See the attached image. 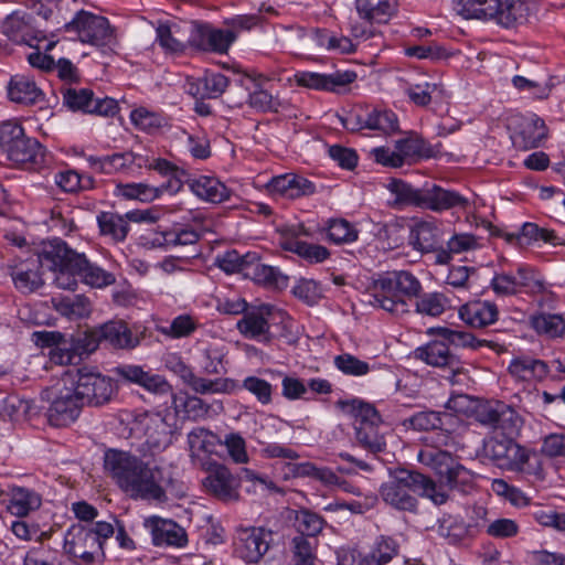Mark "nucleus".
<instances>
[{
    "label": "nucleus",
    "mask_w": 565,
    "mask_h": 565,
    "mask_svg": "<svg viewBox=\"0 0 565 565\" xmlns=\"http://www.w3.org/2000/svg\"><path fill=\"white\" fill-rule=\"evenodd\" d=\"M104 468L114 482L132 499L162 502L167 499L162 487V470L150 466L129 451L108 449Z\"/></svg>",
    "instance_id": "obj_1"
},
{
    "label": "nucleus",
    "mask_w": 565,
    "mask_h": 565,
    "mask_svg": "<svg viewBox=\"0 0 565 565\" xmlns=\"http://www.w3.org/2000/svg\"><path fill=\"white\" fill-rule=\"evenodd\" d=\"M451 449H455V439L441 434L438 446H425L418 451L417 459L434 470L448 490L466 493L472 488L473 473L451 455Z\"/></svg>",
    "instance_id": "obj_2"
},
{
    "label": "nucleus",
    "mask_w": 565,
    "mask_h": 565,
    "mask_svg": "<svg viewBox=\"0 0 565 565\" xmlns=\"http://www.w3.org/2000/svg\"><path fill=\"white\" fill-rule=\"evenodd\" d=\"M422 291L420 281L407 270L387 271L374 282L373 305L402 317L411 313L409 301Z\"/></svg>",
    "instance_id": "obj_3"
},
{
    "label": "nucleus",
    "mask_w": 565,
    "mask_h": 565,
    "mask_svg": "<svg viewBox=\"0 0 565 565\" xmlns=\"http://www.w3.org/2000/svg\"><path fill=\"white\" fill-rule=\"evenodd\" d=\"M483 455L498 467L540 477L543 471L540 455L512 439V435L490 437L483 441Z\"/></svg>",
    "instance_id": "obj_4"
},
{
    "label": "nucleus",
    "mask_w": 565,
    "mask_h": 565,
    "mask_svg": "<svg viewBox=\"0 0 565 565\" xmlns=\"http://www.w3.org/2000/svg\"><path fill=\"white\" fill-rule=\"evenodd\" d=\"M57 252H47V245L39 254L25 259L14 257L3 265V270L12 278L17 289L22 292H32L43 284V270L53 266L52 257H58Z\"/></svg>",
    "instance_id": "obj_5"
},
{
    "label": "nucleus",
    "mask_w": 565,
    "mask_h": 565,
    "mask_svg": "<svg viewBox=\"0 0 565 565\" xmlns=\"http://www.w3.org/2000/svg\"><path fill=\"white\" fill-rule=\"evenodd\" d=\"M130 433L145 439L141 449L145 455L161 452L172 444V425L168 423V417L161 413L145 412L138 414L131 423Z\"/></svg>",
    "instance_id": "obj_6"
},
{
    "label": "nucleus",
    "mask_w": 565,
    "mask_h": 565,
    "mask_svg": "<svg viewBox=\"0 0 565 565\" xmlns=\"http://www.w3.org/2000/svg\"><path fill=\"white\" fill-rule=\"evenodd\" d=\"M64 375L66 376V383L75 388L84 406H102L108 403L114 394L111 379L92 369L70 370Z\"/></svg>",
    "instance_id": "obj_7"
},
{
    "label": "nucleus",
    "mask_w": 565,
    "mask_h": 565,
    "mask_svg": "<svg viewBox=\"0 0 565 565\" xmlns=\"http://www.w3.org/2000/svg\"><path fill=\"white\" fill-rule=\"evenodd\" d=\"M49 394L51 398V405L47 409L49 423L54 427H65L74 423L84 404L75 388L66 383L64 374Z\"/></svg>",
    "instance_id": "obj_8"
},
{
    "label": "nucleus",
    "mask_w": 565,
    "mask_h": 565,
    "mask_svg": "<svg viewBox=\"0 0 565 565\" xmlns=\"http://www.w3.org/2000/svg\"><path fill=\"white\" fill-rule=\"evenodd\" d=\"M67 32H75L83 43L95 46H110L116 42L115 30L102 15L79 11L71 22L65 24Z\"/></svg>",
    "instance_id": "obj_9"
},
{
    "label": "nucleus",
    "mask_w": 565,
    "mask_h": 565,
    "mask_svg": "<svg viewBox=\"0 0 565 565\" xmlns=\"http://www.w3.org/2000/svg\"><path fill=\"white\" fill-rule=\"evenodd\" d=\"M414 471L397 470L391 479L384 482L380 488V494L383 501L398 511L416 512L418 501L415 495Z\"/></svg>",
    "instance_id": "obj_10"
},
{
    "label": "nucleus",
    "mask_w": 565,
    "mask_h": 565,
    "mask_svg": "<svg viewBox=\"0 0 565 565\" xmlns=\"http://www.w3.org/2000/svg\"><path fill=\"white\" fill-rule=\"evenodd\" d=\"M274 532L263 526L242 527L236 532L234 552L247 564H257L269 551Z\"/></svg>",
    "instance_id": "obj_11"
},
{
    "label": "nucleus",
    "mask_w": 565,
    "mask_h": 565,
    "mask_svg": "<svg viewBox=\"0 0 565 565\" xmlns=\"http://www.w3.org/2000/svg\"><path fill=\"white\" fill-rule=\"evenodd\" d=\"M63 104L72 111L113 117L118 111V103L110 97H96L89 88L66 87L62 90Z\"/></svg>",
    "instance_id": "obj_12"
},
{
    "label": "nucleus",
    "mask_w": 565,
    "mask_h": 565,
    "mask_svg": "<svg viewBox=\"0 0 565 565\" xmlns=\"http://www.w3.org/2000/svg\"><path fill=\"white\" fill-rule=\"evenodd\" d=\"M473 417L480 425L491 430H500L502 435H514L521 423L516 412L501 402L479 404L473 412Z\"/></svg>",
    "instance_id": "obj_13"
},
{
    "label": "nucleus",
    "mask_w": 565,
    "mask_h": 565,
    "mask_svg": "<svg viewBox=\"0 0 565 565\" xmlns=\"http://www.w3.org/2000/svg\"><path fill=\"white\" fill-rule=\"evenodd\" d=\"M47 252H58V257H52L53 266H46V269L54 273V282L61 289L75 290L79 278V270L75 266V256L78 253L68 248L61 239H55L47 244Z\"/></svg>",
    "instance_id": "obj_14"
},
{
    "label": "nucleus",
    "mask_w": 565,
    "mask_h": 565,
    "mask_svg": "<svg viewBox=\"0 0 565 565\" xmlns=\"http://www.w3.org/2000/svg\"><path fill=\"white\" fill-rule=\"evenodd\" d=\"M202 484L207 493L223 502L239 499V480L222 463L212 462L206 467Z\"/></svg>",
    "instance_id": "obj_15"
},
{
    "label": "nucleus",
    "mask_w": 565,
    "mask_h": 565,
    "mask_svg": "<svg viewBox=\"0 0 565 565\" xmlns=\"http://www.w3.org/2000/svg\"><path fill=\"white\" fill-rule=\"evenodd\" d=\"M235 40L236 34L232 30L215 29L210 24L195 22L191 25L188 43L200 51L223 54Z\"/></svg>",
    "instance_id": "obj_16"
},
{
    "label": "nucleus",
    "mask_w": 565,
    "mask_h": 565,
    "mask_svg": "<svg viewBox=\"0 0 565 565\" xmlns=\"http://www.w3.org/2000/svg\"><path fill=\"white\" fill-rule=\"evenodd\" d=\"M510 126L511 139L518 149L537 148L547 136L544 120L536 115L516 116L511 120Z\"/></svg>",
    "instance_id": "obj_17"
},
{
    "label": "nucleus",
    "mask_w": 565,
    "mask_h": 565,
    "mask_svg": "<svg viewBox=\"0 0 565 565\" xmlns=\"http://www.w3.org/2000/svg\"><path fill=\"white\" fill-rule=\"evenodd\" d=\"M399 543L392 536H379L367 554L345 553L340 565H386L399 553Z\"/></svg>",
    "instance_id": "obj_18"
},
{
    "label": "nucleus",
    "mask_w": 565,
    "mask_h": 565,
    "mask_svg": "<svg viewBox=\"0 0 565 565\" xmlns=\"http://www.w3.org/2000/svg\"><path fill=\"white\" fill-rule=\"evenodd\" d=\"M156 217L150 211L134 210L124 215L113 212H102L97 215V223L103 235L110 236L116 242H122L129 232V222H154Z\"/></svg>",
    "instance_id": "obj_19"
},
{
    "label": "nucleus",
    "mask_w": 565,
    "mask_h": 565,
    "mask_svg": "<svg viewBox=\"0 0 565 565\" xmlns=\"http://www.w3.org/2000/svg\"><path fill=\"white\" fill-rule=\"evenodd\" d=\"M172 363V371L196 394H227L235 388V382L231 379H205L196 375L193 370L180 359H174Z\"/></svg>",
    "instance_id": "obj_20"
},
{
    "label": "nucleus",
    "mask_w": 565,
    "mask_h": 565,
    "mask_svg": "<svg viewBox=\"0 0 565 565\" xmlns=\"http://www.w3.org/2000/svg\"><path fill=\"white\" fill-rule=\"evenodd\" d=\"M469 200L459 192L445 189L436 183L423 185V198L420 209L441 213L449 210L467 211Z\"/></svg>",
    "instance_id": "obj_21"
},
{
    "label": "nucleus",
    "mask_w": 565,
    "mask_h": 565,
    "mask_svg": "<svg viewBox=\"0 0 565 565\" xmlns=\"http://www.w3.org/2000/svg\"><path fill=\"white\" fill-rule=\"evenodd\" d=\"M65 550L74 557L90 564L96 557L104 555L102 544L86 525L73 526L65 537Z\"/></svg>",
    "instance_id": "obj_22"
},
{
    "label": "nucleus",
    "mask_w": 565,
    "mask_h": 565,
    "mask_svg": "<svg viewBox=\"0 0 565 565\" xmlns=\"http://www.w3.org/2000/svg\"><path fill=\"white\" fill-rule=\"evenodd\" d=\"M143 525L150 531L156 546L182 547L188 542L185 530L172 520L153 515L147 518Z\"/></svg>",
    "instance_id": "obj_23"
},
{
    "label": "nucleus",
    "mask_w": 565,
    "mask_h": 565,
    "mask_svg": "<svg viewBox=\"0 0 565 565\" xmlns=\"http://www.w3.org/2000/svg\"><path fill=\"white\" fill-rule=\"evenodd\" d=\"M414 356L428 365L449 369L452 373L461 370L459 358L450 351L447 341L444 339L434 340L417 348L414 351Z\"/></svg>",
    "instance_id": "obj_24"
},
{
    "label": "nucleus",
    "mask_w": 565,
    "mask_h": 565,
    "mask_svg": "<svg viewBox=\"0 0 565 565\" xmlns=\"http://www.w3.org/2000/svg\"><path fill=\"white\" fill-rule=\"evenodd\" d=\"M36 344L43 348H50L49 356L52 363L58 365L75 364L79 358L71 342L60 332H35L33 334Z\"/></svg>",
    "instance_id": "obj_25"
},
{
    "label": "nucleus",
    "mask_w": 565,
    "mask_h": 565,
    "mask_svg": "<svg viewBox=\"0 0 565 565\" xmlns=\"http://www.w3.org/2000/svg\"><path fill=\"white\" fill-rule=\"evenodd\" d=\"M267 190L271 195L286 199H298L309 196L316 193L317 188L310 180L295 174L285 173L270 179L267 183Z\"/></svg>",
    "instance_id": "obj_26"
},
{
    "label": "nucleus",
    "mask_w": 565,
    "mask_h": 565,
    "mask_svg": "<svg viewBox=\"0 0 565 565\" xmlns=\"http://www.w3.org/2000/svg\"><path fill=\"white\" fill-rule=\"evenodd\" d=\"M275 307L263 303L244 313L243 318L237 321V330L248 339H265L268 341L269 322Z\"/></svg>",
    "instance_id": "obj_27"
},
{
    "label": "nucleus",
    "mask_w": 565,
    "mask_h": 565,
    "mask_svg": "<svg viewBox=\"0 0 565 565\" xmlns=\"http://www.w3.org/2000/svg\"><path fill=\"white\" fill-rule=\"evenodd\" d=\"M299 230H287L282 233L279 245L282 249L297 254L310 264L324 262L329 256V250L317 244H310L298 238Z\"/></svg>",
    "instance_id": "obj_28"
},
{
    "label": "nucleus",
    "mask_w": 565,
    "mask_h": 565,
    "mask_svg": "<svg viewBox=\"0 0 565 565\" xmlns=\"http://www.w3.org/2000/svg\"><path fill=\"white\" fill-rule=\"evenodd\" d=\"M508 371L516 381L535 382L544 380L550 373V367L543 360L518 355L511 360Z\"/></svg>",
    "instance_id": "obj_29"
},
{
    "label": "nucleus",
    "mask_w": 565,
    "mask_h": 565,
    "mask_svg": "<svg viewBox=\"0 0 565 565\" xmlns=\"http://www.w3.org/2000/svg\"><path fill=\"white\" fill-rule=\"evenodd\" d=\"M441 241L443 230L435 221H420L411 228L409 244L422 253L435 250Z\"/></svg>",
    "instance_id": "obj_30"
},
{
    "label": "nucleus",
    "mask_w": 565,
    "mask_h": 565,
    "mask_svg": "<svg viewBox=\"0 0 565 565\" xmlns=\"http://www.w3.org/2000/svg\"><path fill=\"white\" fill-rule=\"evenodd\" d=\"M9 99L17 104L33 105L43 100V92L26 74H15L8 84Z\"/></svg>",
    "instance_id": "obj_31"
},
{
    "label": "nucleus",
    "mask_w": 565,
    "mask_h": 565,
    "mask_svg": "<svg viewBox=\"0 0 565 565\" xmlns=\"http://www.w3.org/2000/svg\"><path fill=\"white\" fill-rule=\"evenodd\" d=\"M498 7L493 22L504 28L526 22L532 12L530 0H499Z\"/></svg>",
    "instance_id": "obj_32"
},
{
    "label": "nucleus",
    "mask_w": 565,
    "mask_h": 565,
    "mask_svg": "<svg viewBox=\"0 0 565 565\" xmlns=\"http://www.w3.org/2000/svg\"><path fill=\"white\" fill-rule=\"evenodd\" d=\"M98 334L102 337V342L109 344L115 349H134L140 340L129 329L126 322L108 321L98 327Z\"/></svg>",
    "instance_id": "obj_33"
},
{
    "label": "nucleus",
    "mask_w": 565,
    "mask_h": 565,
    "mask_svg": "<svg viewBox=\"0 0 565 565\" xmlns=\"http://www.w3.org/2000/svg\"><path fill=\"white\" fill-rule=\"evenodd\" d=\"M497 305L490 301H472L459 309L460 319L473 328H482L498 320Z\"/></svg>",
    "instance_id": "obj_34"
},
{
    "label": "nucleus",
    "mask_w": 565,
    "mask_h": 565,
    "mask_svg": "<svg viewBox=\"0 0 565 565\" xmlns=\"http://www.w3.org/2000/svg\"><path fill=\"white\" fill-rule=\"evenodd\" d=\"M268 81H281L277 72H270L268 75L258 74L254 78L255 88L248 95V105L259 111H278L281 103L277 96L263 88V84Z\"/></svg>",
    "instance_id": "obj_35"
},
{
    "label": "nucleus",
    "mask_w": 565,
    "mask_h": 565,
    "mask_svg": "<svg viewBox=\"0 0 565 565\" xmlns=\"http://www.w3.org/2000/svg\"><path fill=\"white\" fill-rule=\"evenodd\" d=\"M246 278L274 289H285L288 286V276L277 267L262 264L256 253L255 259L246 268Z\"/></svg>",
    "instance_id": "obj_36"
},
{
    "label": "nucleus",
    "mask_w": 565,
    "mask_h": 565,
    "mask_svg": "<svg viewBox=\"0 0 565 565\" xmlns=\"http://www.w3.org/2000/svg\"><path fill=\"white\" fill-rule=\"evenodd\" d=\"M499 0H454V10L463 19L493 21Z\"/></svg>",
    "instance_id": "obj_37"
},
{
    "label": "nucleus",
    "mask_w": 565,
    "mask_h": 565,
    "mask_svg": "<svg viewBox=\"0 0 565 565\" xmlns=\"http://www.w3.org/2000/svg\"><path fill=\"white\" fill-rule=\"evenodd\" d=\"M181 180H170L160 186H151L146 183H131L122 188V194L128 199H135L142 202H150L159 198L163 192H177L181 189Z\"/></svg>",
    "instance_id": "obj_38"
},
{
    "label": "nucleus",
    "mask_w": 565,
    "mask_h": 565,
    "mask_svg": "<svg viewBox=\"0 0 565 565\" xmlns=\"http://www.w3.org/2000/svg\"><path fill=\"white\" fill-rule=\"evenodd\" d=\"M73 259L79 270V278L84 284L95 288H103L115 282V276L111 273L88 262L84 254H78Z\"/></svg>",
    "instance_id": "obj_39"
},
{
    "label": "nucleus",
    "mask_w": 565,
    "mask_h": 565,
    "mask_svg": "<svg viewBox=\"0 0 565 565\" xmlns=\"http://www.w3.org/2000/svg\"><path fill=\"white\" fill-rule=\"evenodd\" d=\"M42 503L41 495L28 488L14 487L10 492L8 511L17 516H25L31 511L40 508Z\"/></svg>",
    "instance_id": "obj_40"
},
{
    "label": "nucleus",
    "mask_w": 565,
    "mask_h": 565,
    "mask_svg": "<svg viewBox=\"0 0 565 565\" xmlns=\"http://www.w3.org/2000/svg\"><path fill=\"white\" fill-rule=\"evenodd\" d=\"M360 20L385 23L395 10L394 0H355Z\"/></svg>",
    "instance_id": "obj_41"
},
{
    "label": "nucleus",
    "mask_w": 565,
    "mask_h": 565,
    "mask_svg": "<svg viewBox=\"0 0 565 565\" xmlns=\"http://www.w3.org/2000/svg\"><path fill=\"white\" fill-rule=\"evenodd\" d=\"M2 33L14 43H28L31 33V17L25 12L14 11L1 24Z\"/></svg>",
    "instance_id": "obj_42"
},
{
    "label": "nucleus",
    "mask_w": 565,
    "mask_h": 565,
    "mask_svg": "<svg viewBox=\"0 0 565 565\" xmlns=\"http://www.w3.org/2000/svg\"><path fill=\"white\" fill-rule=\"evenodd\" d=\"M6 154L14 163H39L43 158V149L36 139L24 135Z\"/></svg>",
    "instance_id": "obj_43"
},
{
    "label": "nucleus",
    "mask_w": 565,
    "mask_h": 565,
    "mask_svg": "<svg viewBox=\"0 0 565 565\" xmlns=\"http://www.w3.org/2000/svg\"><path fill=\"white\" fill-rule=\"evenodd\" d=\"M359 128L377 130L383 135H392L398 131V118L392 110L374 108L360 119Z\"/></svg>",
    "instance_id": "obj_44"
},
{
    "label": "nucleus",
    "mask_w": 565,
    "mask_h": 565,
    "mask_svg": "<svg viewBox=\"0 0 565 565\" xmlns=\"http://www.w3.org/2000/svg\"><path fill=\"white\" fill-rule=\"evenodd\" d=\"M429 334H438L449 344L461 348L479 350L483 347L494 348L495 343L486 339H477L472 333L466 331L454 330L449 328H430Z\"/></svg>",
    "instance_id": "obj_45"
},
{
    "label": "nucleus",
    "mask_w": 565,
    "mask_h": 565,
    "mask_svg": "<svg viewBox=\"0 0 565 565\" xmlns=\"http://www.w3.org/2000/svg\"><path fill=\"white\" fill-rule=\"evenodd\" d=\"M195 195L212 203H221L230 198V190L220 180L201 175L191 184Z\"/></svg>",
    "instance_id": "obj_46"
},
{
    "label": "nucleus",
    "mask_w": 565,
    "mask_h": 565,
    "mask_svg": "<svg viewBox=\"0 0 565 565\" xmlns=\"http://www.w3.org/2000/svg\"><path fill=\"white\" fill-rule=\"evenodd\" d=\"M437 532L440 537L454 545L476 537L466 521L455 516L443 518L438 522Z\"/></svg>",
    "instance_id": "obj_47"
},
{
    "label": "nucleus",
    "mask_w": 565,
    "mask_h": 565,
    "mask_svg": "<svg viewBox=\"0 0 565 565\" xmlns=\"http://www.w3.org/2000/svg\"><path fill=\"white\" fill-rule=\"evenodd\" d=\"M415 493L430 500L436 505L445 504L449 500L448 487L441 481L438 484L430 477L414 471Z\"/></svg>",
    "instance_id": "obj_48"
},
{
    "label": "nucleus",
    "mask_w": 565,
    "mask_h": 565,
    "mask_svg": "<svg viewBox=\"0 0 565 565\" xmlns=\"http://www.w3.org/2000/svg\"><path fill=\"white\" fill-rule=\"evenodd\" d=\"M395 149L404 162L411 158H431L435 153L433 147L414 132H407L404 138L396 140Z\"/></svg>",
    "instance_id": "obj_49"
},
{
    "label": "nucleus",
    "mask_w": 565,
    "mask_h": 565,
    "mask_svg": "<svg viewBox=\"0 0 565 565\" xmlns=\"http://www.w3.org/2000/svg\"><path fill=\"white\" fill-rule=\"evenodd\" d=\"M52 303L57 312L71 320L87 317L92 310L89 300L81 295L54 297Z\"/></svg>",
    "instance_id": "obj_50"
},
{
    "label": "nucleus",
    "mask_w": 565,
    "mask_h": 565,
    "mask_svg": "<svg viewBox=\"0 0 565 565\" xmlns=\"http://www.w3.org/2000/svg\"><path fill=\"white\" fill-rule=\"evenodd\" d=\"M339 406L347 413L354 416L355 425H380L382 423L381 415L375 407L369 403L359 399L340 401Z\"/></svg>",
    "instance_id": "obj_51"
},
{
    "label": "nucleus",
    "mask_w": 565,
    "mask_h": 565,
    "mask_svg": "<svg viewBox=\"0 0 565 565\" xmlns=\"http://www.w3.org/2000/svg\"><path fill=\"white\" fill-rule=\"evenodd\" d=\"M317 544V539L296 535L290 542V564L313 565Z\"/></svg>",
    "instance_id": "obj_52"
},
{
    "label": "nucleus",
    "mask_w": 565,
    "mask_h": 565,
    "mask_svg": "<svg viewBox=\"0 0 565 565\" xmlns=\"http://www.w3.org/2000/svg\"><path fill=\"white\" fill-rule=\"evenodd\" d=\"M414 312L420 316L439 317L448 307V298L441 292H426L414 298Z\"/></svg>",
    "instance_id": "obj_53"
},
{
    "label": "nucleus",
    "mask_w": 565,
    "mask_h": 565,
    "mask_svg": "<svg viewBox=\"0 0 565 565\" xmlns=\"http://www.w3.org/2000/svg\"><path fill=\"white\" fill-rule=\"evenodd\" d=\"M531 327L547 338H561L565 334V320L561 315L540 313L531 317Z\"/></svg>",
    "instance_id": "obj_54"
},
{
    "label": "nucleus",
    "mask_w": 565,
    "mask_h": 565,
    "mask_svg": "<svg viewBox=\"0 0 565 565\" xmlns=\"http://www.w3.org/2000/svg\"><path fill=\"white\" fill-rule=\"evenodd\" d=\"M386 188L395 195L394 203L396 205L422 206L423 186L414 188L399 179H392Z\"/></svg>",
    "instance_id": "obj_55"
},
{
    "label": "nucleus",
    "mask_w": 565,
    "mask_h": 565,
    "mask_svg": "<svg viewBox=\"0 0 565 565\" xmlns=\"http://www.w3.org/2000/svg\"><path fill=\"white\" fill-rule=\"evenodd\" d=\"M255 259V253L241 255L237 250H227L216 257L215 264L225 273H241L246 277V268Z\"/></svg>",
    "instance_id": "obj_56"
},
{
    "label": "nucleus",
    "mask_w": 565,
    "mask_h": 565,
    "mask_svg": "<svg viewBox=\"0 0 565 565\" xmlns=\"http://www.w3.org/2000/svg\"><path fill=\"white\" fill-rule=\"evenodd\" d=\"M156 31V41L167 53L175 54L184 51L188 40L180 36L178 25L160 24Z\"/></svg>",
    "instance_id": "obj_57"
},
{
    "label": "nucleus",
    "mask_w": 565,
    "mask_h": 565,
    "mask_svg": "<svg viewBox=\"0 0 565 565\" xmlns=\"http://www.w3.org/2000/svg\"><path fill=\"white\" fill-rule=\"evenodd\" d=\"M379 425H355V438L360 446L370 452L377 454L384 450V437L377 430Z\"/></svg>",
    "instance_id": "obj_58"
},
{
    "label": "nucleus",
    "mask_w": 565,
    "mask_h": 565,
    "mask_svg": "<svg viewBox=\"0 0 565 565\" xmlns=\"http://www.w3.org/2000/svg\"><path fill=\"white\" fill-rule=\"evenodd\" d=\"M295 526L298 535L316 539L324 526V520L318 513L303 509L296 513Z\"/></svg>",
    "instance_id": "obj_59"
},
{
    "label": "nucleus",
    "mask_w": 565,
    "mask_h": 565,
    "mask_svg": "<svg viewBox=\"0 0 565 565\" xmlns=\"http://www.w3.org/2000/svg\"><path fill=\"white\" fill-rule=\"evenodd\" d=\"M226 355L225 345L211 343L202 351V370L205 374L217 375L225 372L223 364Z\"/></svg>",
    "instance_id": "obj_60"
},
{
    "label": "nucleus",
    "mask_w": 565,
    "mask_h": 565,
    "mask_svg": "<svg viewBox=\"0 0 565 565\" xmlns=\"http://www.w3.org/2000/svg\"><path fill=\"white\" fill-rule=\"evenodd\" d=\"M55 183L65 192L89 190L94 186V179L89 175H79L75 170L61 171L54 177Z\"/></svg>",
    "instance_id": "obj_61"
},
{
    "label": "nucleus",
    "mask_w": 565,
    "mask_h": 565,
    "mask_svg": "<svg viewBox=\"0 0 565 565\" xmlns=\"http://www.w3.org/2000/svg\"><path fill=\"white\" fill-rule=\"evenodd\" d=\"M198 329V321L190 315L175 317L167 327H160V333L172 338L181 339L190 337Z\"/></svg>",
    "instance_id": "obj_62"
},
{
    "label": "nucleus",
    "mask_w": 565,
    "mask_h": 565,
    "mask_svg": "<svg viewBox=\"0 0 565 565\" xmlns=\"http://www.w3.org/2000/svg\"><path fill=\"white\" fill-rule=\"evenodd\" d=\"M188 443L192 456L199 452H213L218 443L217 436L205 428H195L188 435Z\"/></svg>",
    "instance_id": "obj_63"
},
{
    "label": "nucleus",
    "mask_w": 565,
    "mask_h": 565,
    "mask_svg": "<svg viewBox=\"0 0 565 565\" xmlns=\"http://www.w3.org/2000/svg\"><path fill=\"white\" fill-rule=\"evenodd\" d=\"M328 237L335 244L352 243L358 238V231L344 218H334L329 222Z\"/></svg>",
    "instance_id": "obj_64"
}]
</instances>
